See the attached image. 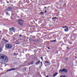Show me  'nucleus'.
<instances>
[{
	"label": "nucleus",
	"instance_id": "f257e3e1",
	"mask_svg": "<svg viewBox=\"0 0 77 77\" xmlns=\"http://www.w3.org/2000/svg\"><path fill=\"white\" fill-rule=\"evenodd\" d=\"M0 59H2V62H3V63H6V62H8L9 60L8 57L5 55L3 54H0Z\"/></svg>",
	"mask_w": 77,
	"mask_h": 77
},
{
	"label": "nucleus",
	"instance_id": "4be33fe9",
	"mask_svg": "<svg viewBox=\"0 0 77 77\" xmlns=\"http://www.w3.org/2000/svg\"><path fill=\"white\" fill-rule=\"evenodd\" d=\"M19 36L20 37H21L22 36V35H19Z\"/></svg>",
	"mask_w": 77,
	"mask_h": 77
},
{
	"label": "nucleus",
	"instance_id": "6e6552de",
	"mask_svg": "<svg viewBox=\"0 0 77 77\" xmlns=\"http://www.w3.org/2000/svg\"><path fill=\"white\" fill-rule=\"evenodd\" d=\"M40 62H41V61L40 60H39V61L37 62L36 63V65H38V64L40 63Z\"/></svg>",
	"mask_w": 77,
	"mask_h": 77
},
{
	"label": "nucleus",
	"instance_id": "393cba45",
	"mask_svg": "<svg viewBox=\"0 0 77 77\" xmlns=\"http://www.w3.org/2000/svg\"><path fill=\"white\" fill-rule=\"evenodd\" d=\"M55 17H53V18H52V20H55Z\"/></svg>",
	"mask_w": 77,
	"mask_h": 77
},
{
	"label": "nucleus",
	"instance_id": "c03bdc74",
	"mask_svg": "<svg viewBox=\"0 0 77 77\" xmlns=\"http://www.w3.org/2000/svg\"><path fill=\"white\" fill-rule=\"evenodd\" d=\"M0 32H1V31H0Z\"/></svg>",
	"mask_w": 77,
	"mask_h": 77
},
{
	"label": "nucleus",
	"instance_id": "39448f33",
	"mask_svg": "<svg viewBox=\"0 0 77 77\" xmlns=\"http://www.w3.org/2000/svg\"><path fill=\"white\" fill-rule=\"evenodd\" d=\"M9 30L11 32H15V28H14V27H12L10 28Z\"/></svg>",
	"mask_w": 77,
	"mask_h": 77
},
{
	"label": "nucleus",
	"instance_id": "79ce46f5",
	"mask_svg": "<svg viewBox=\"0 0 77 77\" xmlns=\"http://www.w3.org/2000/svg\"><path fill=\"white\" fill-rule=\"evenodd\" d=\"M56 53H58V51H57Z\"/></svg>",
	"mask_w": 77,
	"mask_h": 77
},
{
	"label": "nucleus",
	"instance_id": "ea45409f",
	"mask_svg": "<svg viewBox=\"0 0 77 77\" xmlns=\"http://www.w3.org/2000/svg\"><path fill=\"white\" fill-rule=\"evenodd\" d=\"M63 28H65V27L63 26Z\"/></svg>",
	"mask_w": 77,
	"mask_h": 77
},
{
	"label": "nucleus",
	"instance_id": "37998d69",
	"mask_svg": "<svg viewBox=\"0 0 77 77\" xmlns=\"http://www.w3.org/2000/svg\"><path fill=\"white\" fill-rule=\"evenodd\" d=\"M18 55V54H17V55Z\"/></svg>",
	"mask_w": 77,
	"mask_h": 77
},
{
	"label": "nucleus",
	"instance_id": "72a5a7b5",
	"mask_svg": "<svg viewBox=\"0 0 77 77\" xmlns=\"http://www.w3.org/2000/svg\"><path fill=\"white\" fill-rule=\"evenodd\" d=\"M55 18V19H57V17H54Z\"/></svg>",
	"mask_w": 77,
	"mask_h": 77
},
{
	"label": "nucleus",
	"instance_id": "a211bd4d",
	"mask_svg": "<svg viewBox=\"0 0 77 77\" xmlns=\"http://www.w3.org/2000/svg\"><path fill=\"white\" fill-rule=\"evenodd\" d=\"M2 51V49L0 48V53H1Z\"/></svg>",
	"mask_w": 77,
	"mask_h": 77
},
{
	"label": "nucleus",
	"instance_id": "bb28decb",
	"mask_svg": "<svg viewBox=\"0 0 77 77\" xmlns=\"http://www.w3.org/2000/svg\"><path fill=\"white\" fill-rule=\"evenodd\" d=\"M66 60H68V58L66 57Z\"/></svg>",
	"mask_w": 77,
	"mask_h": 77
},
{
	"label": "nucleus",
	"instance_id": "f03ea898",
	"mask_svg": "<svg viewBox=\"0 0 77 77\" xmlns=\"http://www.w3.org/2000/svg\"><path fill=\"white\" fill-rule=\"evenodd\" d=\"M5 47L8 49H11L12 48V46L11 44H8L6 45Z\"/></svg>",
	"mask_w": 77,
	"mask_h": 77
},
{
	"label": "nucleus",
	"instance_id": "f3484780",
	"mask_svg": "<svg viewBox=\"0 0 77 77\" xmlns=\"http://www.w3.org/2000/svg\"><path fill=\"white\" fill-rule=\"evenodd\" d=\"M19 4H21V1H19V2L18 3Z\"/></svg>",
	"mask_w": 77,
	"mask_h": 77
},
{
	"label": "nucleus",
	"instance_id": "b1692460",
	"mask_svg": "<svg viewBox=\"0 0 77 77\" xmlns=\"http://www.w3.org/2000/svg\"><path fill=\"white\" fill-rule=\"evenodd\" d=\"M8 12H6V14L7 15H8Z\"/></svg>",
	"mask_w": 77,
	"mask_h": 77
},
{
	"label": "nucleus",
	"instance_id": "4c0bfd02",
	"mask_svg": "<svg viewBox=\"0 0 77 77\" xmlns=\"http://www.w3.org/2000/svg\"><path fill=\"white\" fill-rule=\"evenodd\" d=\"M46 77H48V75L46 76Z\"/></svg>",
	"mask_w": 77,
	"mask_h": 77
},
{
	"label": "nucleus",
	"instance_id": "c756f323",
	"mask_svg": "<svg viewBox=\"0 0 77 77\" xmlns=\"http://www.w3.org/2000/svg\"><path fill=\"white\" fill-rule=\"evenodd\" d=\"M7 3H9V2H8V1H7Z\"/></svg>",
	"mask_w": 77,
	"mask_h": 77
},
{
	"label": "nucleus",
	"instance_id": "4468645a",
	"mask_svg": "<svg viewBox=\"0 0 77 77\" xmlns=\"http://www.w3.org/2000/svg\"><path fill=\"white\" fill-rule=\"evenodd\" d=\"M56 40L55 39V40L53 41H51V42H56Z\"/></svg>",
	"mask_w": 77,
	"mask_h": 77
},
{
	"label": "nucleus",
	"instance_id": "20e7f679",
	"mask_svg": "<svg viewBox=\"0 0 77 77\" xmlns=\"http://www.w3.org/2000/svg\"><path fill=\"white\" fill-rule=\"evenodd\" d=\"M67 72V69H60L59 70V72Z\"/></svg>",
	"mask_w": 77,
	"mask_h": 77
},
{
	"label": "nucleus",
	"instance_id": "f8f14e48",
	"mask_svg": "<svg viewBox=\"0 0 77 77\" xmlns=\"http://www.w3.org/2000/svg\"><path fill=\"white\" fill-rule=\"evenodd\" d=\"M57 74H58V73H56L54 74V75H53L54 76V77H55V76H56V75H57Z\"/></svg>",
	"mask_w": 77,
	"mask_h": 77
},
{
	"label": "nucleus",
	"instance_id": "f704fd0d",
	"mask_svg": "<svg viewBox=\"0 0 77 77\" xmlns=\"http://www.w3.org/2000/svg\"><path fill=\"white\" fill-rule=\"evenodd\" d=\"M3 40H4V41H5L6 40L5 39H4Z\"/></svg>",
	"mask_w": 77,
	"mask_h": 77
},
{
	"label": "nucleus",
	"instance_id": "5701e85b",
	"mask_svg": "<svg viewBox=\"0 0 77 77\" xmlns=\"http://www.w3.org/2000/svg\"><path fill=\"white\" fill-rule=\"evenodd\" d=\"M13 54H14V56H15V55H16V53H14Z\"/></svg>",
	"mask_w": 77,
	"mask_h": 77
},
{
	"label": "nucleus",
	"instance_id": "a878e982",
	"mask_svg": "<svg viewBox=\"0 0 77 77\" xmlns=\"http://www.w3.org/2000/svg\"><path fill=\"white\" fill-rule=\"evenodd\" d=\"M67 50H68L69 49V48L68 47H67Z\"/></svg>",
	"mask_w": 77,
	"mask_h": 77
},
{
	"label": "nucleus",
	"instance_id": "ddd939ff",
	"mask_svg": "<svg viewBox=\"0 0 77 77\" xmlns=\"http://www.w3.org/2000/svg\"><path fill=\"white\" fill-rule=\"evenodd\" d=\"M45 63H49L50 62H49L48 61H45Z\"/></svg>",
	"mask_w": 77,
	"mask_h": 77
},
{
	"label": "nucleus",
	"instance_id": "9b49d317",
	"mask_svg": "<svg viewBox=\"0 0 77 77\" xmlns=\"http://www.w3.org/2000/svg\"><path fill=\"white\" fill-rule=\"evenodd\" d=\"M28 39H29V41H33V39H32V38H29Z\"/></svg>",
	"mask_w": 77,
	"mask_h": 77
},
{
	"label": "nucleus",
	"instance_id": "a19ab883",
	"mask_svg": "<svg viewBox=\"0 0 77 77\" xmlns=\"http://www.w3.org/2000/svg\"><path fill=\"white\" fill-rule=\"evenodd\" d=\"M33 21L34 23H35V21H34V20H33Z\"/></svg>",
	"mask_w": 77,
	"mask_h": 77
},
{
	"label": "nucleus",
	"instance_id": "0eeeda50",
	"mask_svg": "<svg viewBox=\"0 0 77 77\" xmlns=\"http://www.w3.org/2000/svg\"><path fill=\"white\" fill-rule=\"evenodd\" d=\"M15 69H15V68H12V69H10L9 70H7V72L11 71H12V70H15Z\"/></svg>",
	"mask_w": 77,
	"mask_h": 77
},
{
	"label": "nucleus",
	"instance_id": "2f4dec72",
	"mask_svg": "<svg viewBox=\"0 0 77 77\" xmlns=\"http://www.w3.org/2000/svg\"><path fill=\"white\" fill-rule=\"evenodd\" d=\"M67 26H65L64 27V28H66V27H67Z\"/></svg>",
	"mask_w": 77,
	"mask_h": 77
},
{
	"label": "nucleus",
	"instance_id": "58836bf2",
	"mask_svg": "<svg viewBox=\"0 0 77 77\" xmlns=\"http://www.w3.org/2000/svg\"><path fill=\"white\" fill-rule=\"evenodd\" d=\"M46 12H47V11H45V13H46Z\"/></svg>",
	"mask_w": 77,
	"mask_h": 77
},
{
	"label": "nucleus",
	"instance_id": "cd10ccee",
	"mask_svg": "<svg viewBox=\"0 0 77 77\" xmlns=\"http://www.w3.org/2000/svg\"><path fill=\"white\" fill-rule=\"evenodd\" d=\"M44 8H45V9H47L46 7H45Z\"/></svg>",
	"mask_w": 77,
	"mask_h": 77
},
{
	"label": "nucleus",
	"instance_id": "c9c22d12",
	"mask_svg": "<svg viewBox=\"0 0 77 77\" xmlns=\"http://www.w3.org/2000/svg\"><path fill=\"white\" fill-rule=\"evenodd\" d=\"M39 60L38 59H36V60Z\"/></svg>",
	"mask_w": 77,
	"mask_h": 77
},
{
	"label": "nucleus",
	"instance_id": "423d86ee",
	"mask_svg": "<svg viewBox=\"0 0 77 77\" xmlns=\"http://www.w3.org/2000/svg\"><path fill=\"white\" fill-rule=\"evenodd\" d=\"M12 6L11 7H8V8L6 9V11H10L11 10H12Z\"/></svg>",
	"mask_w": 77,
	"mask_h": 77
},
{
	"label": "nucleus",
	"instance_id": "7ed1b4c3",
	"mask_svg": "<svg viewBox=\"0 0 77 77\" xmlns=\"http://www.w3.org/2000/svg\"><path fill=\"white\" fill-rule=\"evenodd\" d=\"M18 24L19 25H20V26H22L23 25V23H24V21H23V20L21 19H19L18 20Z\"/></svg>",
	"mask_w": 77,
	"mask_h": 77
},
{
	"label": "nucleus",
	"instance_id": "c85d7f7f",
	"mask_svg": "<svg viewBox=\"0 0 77 77\" xmlns=\"http://www.w3.org/2000/svg\"><path fill=\"white\" fill-rule=\"evenodd\" d=\"M75 59H77V57L76 56H75Z\"/></svg>",
	"mask_w": 77,
	"mask_h": 77
},
{
	"label": "nucleus",
	"instance_id": "7c9ffc66",
	"mask_svg": "<svg viewBox=\"0 0 77 77\" xmlns=\"http://www.w3.org/2000/svg\"><path fill=\"white\" fill-rule=\"evenodd\" d=\"M40 14H44V13L41 12L40 13Z\"/></svg>",
	"mask_w": 77,
	"mask_h": 77
},
{
	"label": "nucleus",
	"instance_id": "aec40b11",
	"mask_svg": "<svg viewBox=\"0 0 77 77\" xmlns=\"http://www.w3.org/2000/svg\"><path fill=\"white\" fill-rule=\"evenodd\" d=\"M57 10H55V12H57Z\"/></svg>",
	"mask_w": 77,
	"mask_h": 77
},
{
	"label": "nucleus",
	"instance_id": "473e14b6",
	"mask_svg": "<svg viewBox=\"0 0 77 77\" xmlns=\"http://www.w3.org/2000/svg\"><path fill=\"white\" fill-rule=\"evenodd\" d=\"M31 64H33V62H32L31 63Z\"/></svg>",
	"mask_w": 77,
	"mask_h": 77
},
{
	"label": "nucleus",
	"instance_id": "9d476101",
	"mask_svg": "<svg viewBox=\"0 0 77 77\" xmlns=\"http://www.w3.org/2000/svg\"><path fill=\"white\" fill-rule=\"evenodd\" d=\"M65 32H68V28H67L66 29H64Z\"/></svg>",
	"mask_w": 77,
	"mask_h": 77
},
{
	"label": "nucleus",
	"instance_id": "dca6fc26",
	"mask_svg": "<svg viewBox=\"0 0 77 77\" xmlns=\"http://www.w3.org/2000/svg\"><path fill=\"white\" fill-rule=\"evenodd\" d=\"M35 38V36H32V39H34Z\"/></svg>",
	"mask_w": 77,
	"mask_h": 77
},
{
	"label": "nucleus",
	"instance_id": "6ab92c4d",
	"mask_svg": "<svg viewBox=\"0 0 77 77\" xmlns=\"http://www.w3.org/2000/svg\"><path fill=\"white\" fill-rule=\"evenodd\" d=\"M40 63L41 64V66H42V62H40Z\"/></svg>",
	"mask_w": 77,
	"mask_h": 77
},
{
	"label": "nucleus",
	"instance_id": "1a4fd4ad",
	"mask_svg": "<svg viewBox=\"0 0 77 77\" xmlns=\"http://www.w3.org/2000/svg\"><path fill=\"white\" fill-rule=\"evenodd\" d=\"M32 41H34V42H38V39H35V40L33 39Z\"/></svg>",
	"mask_w": 77,
	"mask_h": 77
},
{
	"label": "nucleus",
	"instance_id": "e433bc0d",
	"mask_svg": "<svg viewBox=\"0 0 77 77\" xmlns=\"http://www.w3.org/2000/svg\"><path fill=\"white\" fill-rule=\"evenodd\" d=\"M48 49H50V48H49V47H48Z\"/></svg>",
	"mask_w": 77,
	"mask_h": 77
},
{
	"label": "nucleus",
	"instance_id": "2eb2a0df",
	"mask_svg": "<svg viewBox=\"0 0 77 77\" xmlns=\"http://www.w3.org/2000/svg\"><path fill=\"white\" fill-rule=\"evenodd\" d=\"M8 41L7 40H5V42L7 43V42H8Z\"/></svg>",
	"mask_w": 77,
	"mask_h": 77
},
{
	"label": "nucleus",
	"instance_id": "412c9836",
	"mask_svg": "<svg viewBox=\"0 0 77 77\" xmlns=\"http://www.w3.org/2000/svg\"><path fill=\"white\" fill-rule=\"evenodd\" d=\"M41 59L42 60H43V58H42V57H41Z\"/></svg>",
	"mask_w": 77,
	"mask_h": 77
}]
</instances>
